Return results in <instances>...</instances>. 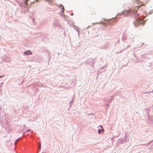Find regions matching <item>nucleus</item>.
<instances>
[{
	"instance_id": "obj_5",
	"label": "nucleus",
	"mask_w": 153,
	"mask_h": 153,
	"mask_svg": "<svg viewBox=\"0 0 153 153\" xmlns=\"http://www.w3.org/2000/svg\"><path fill=\"white\" fill-rule=\"evenodd\" d=\"M25 5H27V1L25 0Z\"/></svg>"
},
{
	"instance_id": "obj_7",
	"label": "nucleus",
	"mask_w": 153,
	"mask_h": 153,
	"mask_svg": "<svg viewBox=\"0 0 153 153\" xmlns=\"http://www.w3.org/2000/svg\"><path fill=\"white\" fill-rule=\"evenodd\" d=\"M98 133L99 134L100 133V129H99L98 130Z\"/></svg>"
},
{
	"instance_id": "obj_12",
	"label": "nucleus",
	"mask_w": 153,
	"mask_h": 153,
	"mask_svg": "<svg viewBox=\"0 0 153 153\" xmlns=\"http://www.w3.org/2000/svg\"><path fill=\"white\" fill-rule=\"evenodd\" d=\"M100 127L101 128H102V127L101 126H100Z\"/></svg>"
},
{
	"instance_id": "obj_6",
	"label": "nucleus",
	"mask_w": 153,
	"mask_h": 153,
	"mask_svg": "<svg viewBox=\"0 0 153 153\" xmlns=\"http://www.w3.org/2000/svg\"><path fill=\"white\" fill-rule=\"evenodd\" d=\"M19 139H18L16 140V142H15V144H16V143H17V142L19 141Z\"/></svg>"
},
{
	"instance_id": "obj_9",
	"label": "nucleus",
	"mask_w": 153,
	"mask_h": 153,
	"mask_svg": "<svg viewBox=\"0 0 153 153\" xmlns=\"http://www.w3.org/2000/svg\"><path fill=\"white\" fill-rule=\"evenodd\" d=\"M39 149H41V145H40V144H39Z\"/></svg>"
},
{
	"instance_id": "obj_4",
	"label": "nucleus",
	"mask_w": 153,
	"mask_h": 153,
	"mask_svg": "<svg viewBox=\"0 0 153 153\" xmlns=\"http://www.w3.org/2000/svg\"><path fill=\"white\" fill-rule=\"evenodd\" d=\"M60 7H61V9H62L63 11V12L64 11L63 10L64 9V7L63 6L61 5V6H60Z\"/></svg>"
},
{
	"instance_id": "obj_10",
	"label": "nucleus",
	"mask_w": 153,
	"mask_h": 153,
	"mask_svg": "<svg viewBox=\"0 0 153 153\" xmlns=\"http://www.w3.org/2000/svg\"><path fill=\"white\" fill-rule=\"evenodd\" d=\"M4 75L3 76H0V78H2V77H4Z\"/></svg>"
},
{
	"instance_id": "obj_13",
	"label": "nucleus",
	"mask_w": 153,
	"mask_h": 153,
	"mask_svg": "<svg viewBox=\"0 0 153 153\" xmlns=\"http://www.w3.org/2000/svg\"><path fill=\"white\" fill-rule=\"evenodd\" d=\"M36 1H37H37H38V0H36Z\"/></svg>"
},
{
	"instance_id": "obj_3",
	"label": "nucleus",
	"mask_w": 153,
	"mask_h": 153,
	"mask_svg": "<svg viewBox=\"0 0 153 153\" xmlns=\"http://www.w3.org/2000/svg\"><path fill=\"white\" fill-rule=\"evenodd\" d=\"M130 12V11L129 10H124L123 12V14H127V13H128Z\"/></svg>"
},
{
	"instance_id": "obj_11",
	"label": "nucleus",
	"mask_w": 153,
	"mask_h": 153,
	"mask_svg": "<svg viewBox=\"0 0 153 153\" xmlns=\"http://www.w3.org/2000/svg\"><path fill=\"white\" fill-rule=\"evenodd\" d=\"M103 131V128H102V131Z\"/></svg>"
},
{
	"instance_id": "obj_1",
	"label": "nucleus",
	"mask_w": 153,
	"mask_h": 153,
	"mask_svg": "<svg viewBox=\"0 0 153 153\" xmlns=\"http://www.w3.org/2000/svg\"><path fill=\"white\" fill-rule=\"evenodd\" d=\"M144 17L143 16L142 17H138L136 18V20L134 22L135 25H139L143 24L144 21Z\"/></svg>"
},
{
	"instance_id": "obj_2",
	"label": "nucleus",
	"mask_w": 153,
	"mask_h": 153,
	"mask_svg": "<svg viewBox=\"0 0 153 153\" xmlns=\"http://www.w3.org/2000/svg\"><path fill=\"white\" fill-rule=\"evenodd\" d=\"M25 54L26 55H31L32 54V53L30 51H25L24 52Z\"/></svg>"
},
{
	"instance_id": "obj_8",
	"label": "nucleus",
	"mask_w": 153,
	"mask_h": 153,
	"mask_svg": "<svg viewBox=\"0 0 153 153\" xmlns=\"http://www.w3.org/2000/svg\"><path fill=\"white\" fill-rule=\"evenodd\" d=\"M141 5H140V6H138L137 7V9H139V8L140 7V6Z\"/></svg>"
}]
</instances>
